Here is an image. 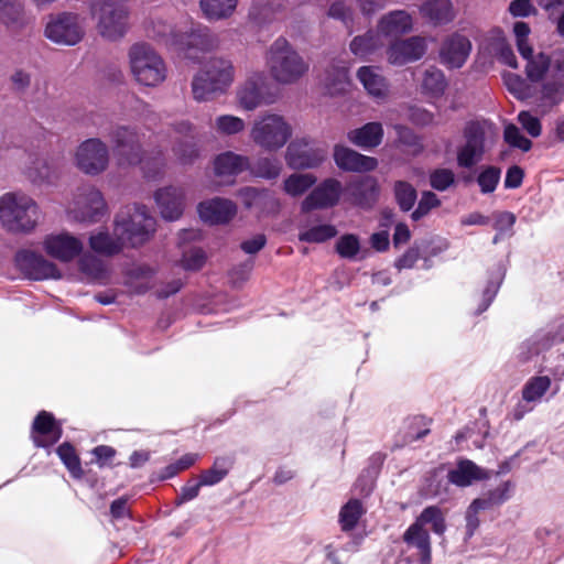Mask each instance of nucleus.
I'll return each mask as SVG.
<instances>
[{"label":"nucleus","instance_id":"nucleus-1","mask_svg":"<svg viewBox=\"0 0 564 564\" xmlns=\"http://www.w3.org/2000/svg\"><path fill=\"white\" fill-rule=\"evenodd\" d=\"M109 139L119 165L140 164L148 180H158L163 176L166 161L162 150L148 153L141 147L139 133L130 127H115Z\"/></svg>","mask_w":564,"mask_h":564},{"label":"nucleus","instance_id":"nucleus-2","mask_svg":"<svg viewBox=\"0 0 564 564\" xmlns=\"http://www.w3.org/2000/svg\"><path fill=\"white\" fill-rule=\"evenodd\" d=\"M148 34L166 47L185 52L188 58H195L189 53L192 47L208 50L214 45V37L210 30L204 25L184 24L174 26L162 19L151 22Z\"/></svg>","mask_w":564,"mask_h":564},{"label":"nucleus","instance_id":"nucleus-3","mask_svg":"<svg viewBox=\"0 0 564 564\" xmlns=\"http://www.w3.org/2000/svg\"><path fill=\"white\" fill-rule=\"evenodd\" d=\"M265 66L272 79L280 85H293L310 70V63L282 36L267 50Z\"/></svg>","mask_w":564,"mask_h":564},{"label":"nucleus","instance_id":"nucleus-4","mask_svg":"<svg viewBox=\"0 0 564 564\" xmlns=\"http://www.w3.org/2000/svg\"><path fill=\"white\" fill-rule=\"evenodd\" d=\"M37 203L24 193H6L0 197V224L11 232H32L40 219Z\"/></svg>","mask_w":564,"mask_h":564},{"label":"nucleus","instance_id":"nucleus-5","mask_svg":"<svg viewBox=\"0 0 564 564\" xmlns=\"http://www.w3.org/2000/svg\"><path fill=\"white\" fill-rule=\"evenodd\" d=\"M235 79L232 63L225 58H210L192 82L193 97L197 101H209L225 94Z\"/></svg>","mask_w":564,"mask_h":564},{"label":"nucleus","instance_id":"nucleus-6","mask_svg":"<svg viewBox=\"0 0 564 564\" xmlns=\"http://www.w3.org/2000/svg\"><path fill=\"white\" fill-rule=\"evenodd\" d=\"M155 230L156 220L144 205L126 206L115 218V234L131 248L147 243Z\"/></svg>","mask_w":564,"mask_h":564},{"label":"nucleus","instance_id":"nucleus-7","mask_svg":"<svg viewBox=\"0 0 564 564\" xmlns=\"http://www.w3.org/2000/svg\"><path fill=\"white\" fill-rule=\"evenodd\" d=\"M293 134L291 123L279 113L265 112L259 116L250 129L252 142L265 151L282 149Z\"/></svg>","mask_w":564,"mask_h":564},{"label":"nucleus","instance_id":"nucleus-8","mask_svg":"<svg viewBox=\"0 0 564 564\" xmlns=\"http://www.w3.org/2000/svg\"><path fill=\"white\" fill-rule=\"evenodd\" d=\"M134 79L148 87H155L166 78V67L162 57L148 44L137 43L128 53Z\"/></svg>","mask_w":564,"mask_h":564},{"label":"nucleus","instance_id":"nucleus-9","mask_svg":"<svg viewBox=\"0 0 564 564\" xmlns=\"http://www.w3.org/2000/svg\"><path fill=\"white\" fill-rule=\"evenodd\" d=\"M90 10L102 37L115 41L124 36L129 29V12L123 0H96Z\"/></svg>","mask_w":564,"mask_h":564},{"label":"nucleus","instance_id":"nucleus-10","mask_svg":"<svg viewBox=\"0 0 564 564\" xmlns=\"http://www.w3.org/2000/svg\"><path fill=\"white\" fill-rule=\"evenodd\" d=\"M70 218L82 223H97L107 213V204L101 192L93 185H82L73 193L66 206Z\"/></svg>","mask_w":564,"mask_h":564},{"label":"nucleus","instance_id":"nucleus-11","mask_svg":"<svg viewBox=\"0 0 564 564\" xmlns=\"http://www.w3.org/2000/svg\"><path fill=\"white\" fill-rule=\"evenodd\" d=\"M74 164L84 174L96 176L104 173L109 165L108 145L98 138L80 142L74 152Z\"/></svg>","mask_w":564,"mask_h":564},{"label":"nucleus","instance_id":"nucleus-12","mask_svg":"<svg viewBox=\"0 0 564 564\" xmlns=\"http://www.w3.org/2000/svg\"><path fill=\"white\" fill-rule=\"evenodd\" d=\"M486 152V124L478 121L466 123L463 142L456 149L457 165L471 169L478 164Z\"/></svg>","mask_w":564,"mask_h":564},{"label":"nucleus","instance_id":"nucleus-13","mask_svg":"<svg viewBox=\"0 0 564 564\" xmlns=\"http://www.w3.org/2000/svg\"><path fill=\"white\" fill-rule=\"evenodd\" d=\"M238 105L247 111L257 109L262 105H270L274 96L270 93L268 77L263 72H253L237 89Z\"/></svg>","mask_w":564,"mask_h":564},{"label":"nucleus","instance_id":"nucleus-14","mask_svg":"<svg viewBox=\"0 0 564 564\" xmlns=\"http://www.w3.org/2000/svg\"><path fill=\"white\" fill-rule=\"evenodd\" d=\"M327 158V151L314 147L310 139L297 138L290 142L285 152V161L291 169L306 170L319 166Z\"/></svg>","mask_w":564,"mask_h":564},{"label":"nucleus","instance_id":"nucleus-15","mask_svg":"<svg viewBox=\"0 0 564 564\" xmlns=\"http://www.w3.org/2000/svg\"><path fill=\"white\" fill-rule=\"evenodd\" d=\"M564 96V54L562 58H556L551 68V73L543 82L538 98L536 107L541 113L549 112L558 105Z\"/></svg>","mask_w":564,"mask_h":564},{"label":"nucleus","instance_id":"nucleus-16","mask_svg":"<svg viewBox=\"0 0 564 564\" xmlns=\"http://www.w3.org/2000/svg\"><path fill=\"white\" fill-rule=\"evenodd\" d=\"M45 35L57 44L75 45L82 40L84 29L76 14L62 13L51 18L45 28Z\"/></svg>","mask_w":564,"mask_h":564},{"label":"nucleus","instance_id":"nucleus-17","mask_svg":"<svg viewBox=\"0 0 564 564\" xmlns=\"http://www.w3.org/2000/svg\"><path fill=\"white\" fill-rule=\"evenodd\" d=\"M344 188L341 183L333 177L319 183L301 203V210L308 213L314 209H326L338 204Z\"/></svg>","mask_w":564,"mask_h":564},{"label":"nucleus","instance_id":"nucleus-18","mask_svg":"<svg viewBox=\"0 0 564 564\" xmlns=\"http://www.w3.org/2000/svg\"><path fill=\"white\" fill-rule=\"evenodd\" d=\"M42 246L47 256L61 262H69L83 251L82 240L66 231L45 236Z\"/></svg>","mask_w":564,"mask_h":564},{"label":"nucleus","instance_id":"nucleus-19","mask_svg":"<svg viewBox=\"0 0 564 564\" xmlns=\"http://www.w3.org/2000/svg\"><path fill=\"white\" fill-rule=\"evenodd\" d=\"M18 268L32 280L58 279L61 272L56 264L42 254L30 250L19 251L15 256Z\"/></svg>","mask_w":564,"mask_h":564},{"label":"nucleus","instance_id":"nucleus-20","mask_svg":"<svg viewBox=\"0 0 564 564\" xmlns=\"http://www.w3.org/2000/svg\"><path fill=\"white\" fill-rule=\"evenodd\" d=\"M426 50L427 43L422 36L397 40L387 48V59L392 65L402 66L421 59Z\"/></svg>","mask_w":564,"mask_h":564},{"label":"nucleus","instance_id":"nucleus-21","mask_svg":"<svg viewBox=\"0 0 564 564\" xmlns=\"http://www.w3.org/2000/svg\"><path fill=\"white\" fill-rule=\"evenodd\" d=\"M404 553L408 560L419 564H430L431 541L429 532L413 522L403 533Z\"/></svg>","mask_w":564,"mask_h":564},{"label":"nucleus","instance_id":"nucleus-22","mask_svg":"<svg viewBox=\"0 0 564 564\" xmlns=\"http://www.w3.org/2000/svg\"><path fill=\"white\" fill-rule=\"evenodd\" d=\"M551 379L547 376L530 378L522 388V401L513 409V419L519 421L542 401V398L551 388Z\"/></svg>","mask_w":564,"mask_h":564},{"label":"nucleus","instance_id":"nucleus-23","mask_svg":"<svg viewBox=\"0 0 564 564\" xmlns=\"http://www.w3.org/2000/svg\"><path fill=\"white\" fill-rule=\"evenodd\" d=\"M25 174L34 185L55 186L63 174L62 163L54 158H36L28 166Z\"/></svg>","mask_w":564,"mask_h":564},{"label":"nucleus","instance_id":"nucleus-24","mask_svg":"<svg viewBox=\"0 0 564 564\" xmlns=\"http://www.w3.org/2000/svg\"><path fill=\"white\" fill-rule=\"evenodd\" d=\"M471 51V43L463 34L454 33L447 36L440 50V59L448 68H460Z\"/></svg>","mask_w":564,"mask_h":564},{"label":"nucleus","instance_id":"nucleus-25","mask_svg":"<svg viewBox=\"0 0 564 564\" xmlns=\"http://www.w3.org/2000/svg\"><path fill=\"white\" fill-rule=\"evenodd\" d=\"M154 200L164 219L176 220L184 212L185 193L182 187L170 185L155 191Z\"/></svg>","mask_w":564,"mask_h":564},{"label":"nucleus","instance_id":"nucleus-26","mask_svg":"<svg viewBox=\"0 0 564 564\" xmlns=\"http://www.w3.org/2000/svg\"><path fill=\"white\" fill-rule=\"evenodd\" d=\"M197 210L203 221L218 225L229 223L237 214V206L230 199L215 197L202 202Z\"/></svg>","mask_w":564,"mask_h":564},{"label":"nucleus","instance_id":"nucleus-27","mask_svg":"<svg viewBox=\"0 0 564 564\" xmlns=\"http://www.w3.org/2000/svg\"><path fill=\"white\" fill-rule=\"evenodd\" d=\"M62 436L61 425L54 416L42 411L37 414L32 426V438L36 446L48 447L55 444Z\"/></svg>","mask_w":564,"mask_h":564},{"label":"nucleus","instance_id":"nucleus-28","mask_svg":"<svg viewBox=\"0 0 564 564\" xmlns=\"http://www.w3.org/2000/svg\"><path fill=\"white\" fill-rule=\"evenodd\" d=\"M334 160L340 170L350 172H369L378 165L377 159L360 154L344 145L335 147Z\"/></svg>","mask_w":564,"mask_h":564},{"label":"nucleus","instance_id":"nucleus-29","mask_svg":"<svg viewBox=\"0 0 564 564\" xmlns=\"http://www.w3.org/2000/svg\"><path fill=\"white\" fill-rule=\"evenodd\" d=\"M306 2L319 3L321 0H253L248 15L251 21L261 25L270 22L286 6H297Z\"/></svg>","mask_w":564,"mask_h":564},{"label":"nucleus","instance_id":"nucleus-30","mask_svg":"<svg viewBox=\"0 0 564 564\" xmlns=\"http://www.w3.org/2000/svg\"><path fill=\"white\" fill-rule=\"evenodd\" d=\"M347 199L359 207L369 208L378 196L377 181L371 176H364L351 181L346 188Z\"/></svg>","mask_w":564,"mask_h":564},{"label":"nucleus","instance_id":"nucleus-31","mask_svg":"<svg viewBox=\"0 0 564 564\" xmlns=\"http://www.w3.org/2000/svg\"><path fill=\"white\" fill-rule=\"evenodd\" d=\"M357 78L367 94L378 101H383L389 96V84L380 69L375 66H361L357 72Z\"/></svg>","mask_w":564,"mask_h":564},{"label":"nucleus","instance_id":"nucleus-32","mask_svg":"<svg viewBox=\"0 0 564 564\" xmlns=\"http://www.w3.org/2000/svg\"><path fill=\"white\" fill-rule=\"evenodd\" d=\"M413 28L412 17L404 10H394L382 15L378 22V33L386 37H399Z\"/></svg>","mask_w":564,"mask_h":564},{"label":"nucleus","instance_id":"nucleus-33","mask_svg":"<svg viewBox=\"0 0 564 564\" xmlns=\"http://www.w3.org/2000/svg\"><path fill=\"white\" fill-rule=\"evenodd\" d=\"M448 481L458 487H468L475 481L489 478V473L469 459H460L447 474Z\"/></svg>","mask_w":564,"mask_h":564},{"label":"nucleus","instance_id":"nucleus-34","mask_svg":"<svg viewBox=\"0 0 564 564\" xmlns=\"http://www.w3.org/2000/svg\"><path fill=\"white\" fill-rule=\"evenodd\" d=\"M382 138L383 128L380 122H368L347 133L349 142L365 150L378 147L382 142Z\"/></svg>","mask_w":564,"mask_h":564},{"label":"nucleus","instance_id":"nucleus-35","mask_svg":"<svg viewBox=\"0 0 564 564\" xmlns=\"http://www.w3.org/2000/svg\"><path fill=\"white\" fill-rule=\"evenodd\" d=\"M249 166V159L231 151L224 152L214 161L215 174L221 178H232Z\"/></svg>","mask_w":564,"mask_h":564},{"label":"nucleus","instance_id":"nucleus-36","mask_svg":"<svg viewBox=\"0 0 564 564\" xmlns=\"http://www.w3.org/2000/svg\"><path fill=\"white\" fill-rule=\"evenodd\" d=\"M324 87L329 95H340L350 87L348 66L345 63H333L325 73Z\"/></svg>","mask_w":564,"mask_h":564},{"label":"nucleus","instance_id":"nucleus-37","mask_svg":"<svg viewBox=\"0 0 564 564\" xmlns=\"http://www.w3.org/2000/svg\"><path fill=\"white\" fill-rule=\"evenodd\" d=\"M0 20L11 29H21L31 20L19 0H0Z\"/></svg>","mask_w":564,"mask_h":564},{"label":"nucleus","instance_id":"nucleus-38","mask_svg":"<svg viewBox=\"0 0 564 564\" xmlns=\"http://www.w3.org/2000/svg\"><path fill=\"white\" fill-rule=\"evenodd\" d=\"M420 12L435 25L446 24L455 17L451 0H427L421 6Z\"/></svg>","mask_w":564,"mask_h":564},{"label":"nucleus","instance_id":"nucleus-39","mask_svg":"<svg viewBox=\"0 0 564 564\" xmlns=\"http://www.w3.org/2000/svg\"><path fill=\"white\" fill-rule=\"evenodd\" d=\"M89 246L91 250L104 256H113L119 253L126 243L120 236L113 232L111 236L107 230H98L89 237Z\"/></svg>","mask_w":564,"mask_h":564},{"label":"nucleus","instance_id":"nucleus-40","mask_svg":"<svg viewBox=\"0 0 564 564\" xmlns=\"http://www.w3.org/2000/svg\"><path fill=\"white\" fill-rule=\"evenodd\" d=\"M383 47V41L378 32L368 31L355 36L350 44V52L358 58H366Z\"/></svg>","mask_w":564,"mask_h":564},{"label":"nucleus","instance_id":"nucleus-41","mask_svg":"<svg viewBox=\"0 0 564 564\" xmlns=\"http://www.w3.org/2000/svg\"><path fill=\"white\" fill-rule=\"evenodd\" d=\"M238 0H199V8L208 21H220L230 18Z\"/></svg>","mask_w":564,"mask_h":564},{"label":"nucleus","instance_id":"nucleus-42","mask_svg":"<svg viewBox=\"0 0 564 564\" xmlns=\"http://www.w3.org/2000/svg\"><path fill=\"white\" fill-rule=\"evenodd\" d=\"M154 270L149 265L130 268L124 278V284L134 293H144L152 286Z\"/></svg>","mask_w":564,"mask_h":564},{"label":"nucleus","instance_id":"nucleus-43","mask_svg":"<svg viewBox=\"0 0 564 564\" xmlns=\"http://www.w3.org/2000/svg\"><path fill=\"white\" fill-rule=\"evenodd\" d=\"M366 508L358 499H349L339 510L338 523L343 532L352 531L361 517L365 514Z\"/></svg>","mask_w":564,"mask_h":564},{"label":"nucleus","instance_id":"nucleus-44","mask_svg":"<svg viewBox=\"0 0 564 564\" xmlns=\"http://www.w3.org/2000/svg\"><path fill=\"white\" fill-rule=\"evenodd\" d=\"M79 271L90 282L105 284L109 279L106 264L91 254H85L78 262Z\"/></svg>","mask_w":564,"mask_h":564},{"label":"nucleus","instance_id":"nucleus-45","mask_svg":"<svg viewBox=\"0 0 564 564\" xmlns=\"http://www.w3.org/2000/svg\"><path fill=\"white\" fill-rule=\"evenodd\" d=\"M337 235V229L330 224L303 226L299 232V240L308 243H322Z\"/></svg>","mask_w":564,"mask_h":564},{"label":"nucleus","instance_id":"nucleus-46","mask_svg":"<svg viewBox=\"0 0 564 564\" xmlns=\"http://www.w3.org/2000/svg\"><path fill=\"white\" fill-rule=\"evenodd\" d=\"M316 181V176L311 173H293L284 180L283 189L288 195L299 197L306 193Z\"/></svg>","mask_w":564,"mask_h":564},{"label":"nucleus","instance_id":"nucleus-47","mask_svg":"<svg viewBox=\"0 0 564 564\" xmlns=\"http://www.w3.org/2000/svg\"><path fill=\"white\" fill-rule=\"evenodd\" d=\"M232 467V460L228 457H217L209 469L202 471L200 485L214 486L220 482Z\"/></svg>","mask_w":564,"mask_h":564},{"label":"nucleus","instance_id":"nucleus-48","mask_svg":"<svg viewBox=\"0 0 564 564\" xmlns=\"http://www.w3.org/2000/svg\"><path fill=\"white\" fill-rule=\"evenodd\" d=\"M553 341L554 338H551L549 334L538 333L520 346L519 358L522 361H528L534 355H539L541 351L547 349Z\"/></svg>","mask_w":564,"mask_h":564},{"label":"nucleus","instance_id":"nucleus-49","mask_svg":"<svg viewBox=\"0 0 564 564\" xmlns=\"http://www.w3.org/2000/svg\"><path fill=\"white\" fill-rule=\"evenodd\" d=\"M511 485L510 482H501L494 489L484 492L481 497L476 498L475 501L479 502L482 510H490L506 502L510 498Z\"/></svg>","mask_w":564,"mask_h":564},{"label":"nucleus","instance_id":"nucleus-50","mask_svg":"<svg viewBox=\"0 0 564 564\" xmlns=\"http://www.w3.org/2000/svg\"><path fill=\"white\" fill-rule=\"evenodd\" d=\"M247 170H249L250 173L256 177L274 180L280 175L282 171V164L275 158L263 156L258 159L252 164L249 163Z\"/></svg>","mask_w":564,"mask_h":564},{"label":"nucleus","instance_id":"nucleus-51","mask_svg":"<svg viewBox=\"0 0 564 564\" xmlns=\"http://www.w3.org/2000/svg\"><path fill=\"white\" fill-rule=\"evenodd\" d=\"M523 58L527 61L525 74L528 79L532 83L542 80L551 67L550 57L544 53L533 55L532 52L530 56Z\"/></svg>","mask_w":564,"mask_h":564},{"label":"nucleus","instance_id":"nucleus-52","mask_svg":"<svg viewBox=\"0 0 564 564\" xmlns=\"http://www.w3.org/2000/svg\"><path fill=\"white\" fill-rule=\"evenodd\" d=\"M238 196L247 208H263L267 203H272L278 206V200L268 189H258L256 187L246 186L238 192Z\"/></svg>","mask_w":564,"mask_h":564},{"label":"nucleus","instance_id":"nucleus-53","mask_svg":"<svg viewBox=\"0 0 564 564\" xmlns=\"http://www.w3.org/2000/svg\"><path fill=\"white\" fill-rule=\"evenodd\" d=\"M446 79L443 72L434 66L425 69L422 79V89L431 96H441L446 88Z\"/></svg>","mask_w":564,"mask_h":564},{"label":"nucleus","instance_id":"nucleus-54","mask_svg":"<svg viewBox=\"0 0 564 564\" xmlns=\"http://www.w3.org/2000/svg\"><path fill=\"white\" fill-rule=\"evenodd\" d=\"M214 129L219 135L231 137L243 132L246 122L234 115H220L215 118Z\"/></svg>","mask_w":564,"mask_h":564},{"label":"nucleus","instance_id":"nucleus-55","mask_svg":"<svg viewBox=\"0 0 564 564\" xmlns=\"http://www.w3.org/2000/svg\"><path fill=\"white\" fill-rule=\"evenodd\" d=\"M414 522L422 528H424L426 524H430L433 532L440 535L443 534L446 530L444 514L441 509L435 506L425 508Z\"/></svg>","mask_w":564,"mask_h":564},{"label":"nucleus","instance_id":"nucleus-56","mask_svg":"<svg viewBox=\"0 0 564 564\" xmlns=\"http://www.w3.org/2000/svg\"><path fill=\"white\" fill-rule=\"evenodd\" d=\"M172 152L180 164H191L198 156V150L192 139L174 138Z\"/></svg>","mask_w":564,"mask_h":564},{"label":"nucleus","instance_id":"nucleus-57","mask_svg":"<svg viewBox=\"0 0 564 564\" xmlns=\"http://www.w3.org/2000/svg\"><path fill=\"white\" fill-rule=\"evenodd\" d=\"M501 177V170L497 166L484 167L477 176V183L482 194H490L497 188Z\"/></svg>","mask_w":564,"mask_h":564},{"label":"nucleus","instance_id":"nucleus-58","mask_svg":"<svg viewBox=\"0 0 564 564\" xmlns=\"http://www.w3.org/2000/svg\"><path fill=\"white\" fill-rule=\"evenodd\" d=\"M360 240L354 234H345L336 241V252L344 259H355L360 251Z\"/></svg>","mask_w":564,"mask_h":564},{"label":"nucleus","instance_id":"nucleus-59","mask_svg":"<svg viewBox=\"0 0 564 564\" xmlns=\"http://www.w3.org/2000/svg\"><path fill=\"white\" fill-rule=\"evenodd\" d=\"M56 452L69 473L76 478L82 477L83 469L74 447L68 443H64L58 446Z\"/></svg>","mask_w":564,"mask_h":564},{"label":"nucleus","instance_id":"nucleus-60","mask_svg":"<svg viewBox=\"0 0 564 564\" xmlns=\"http://www.w3.org/2000/svg\"><path fill=\"white\" fill-rule=\"evenodd\" d=\"M394 195L400 208L404 212L410 210L416 200L415 188L404 181H398L394 184Z\"/></svg>","mask_w":564,"mask_h":564},{"label":"nucleus","instance_id":"nucleus-61","mask_svg":"<svg viewBox=\"0 0 564 564\" xmlns=\"http://www.w3.org/2000/svg\"><path fill=\"white\" fill-rule=\"evenodd\" d=\"M430 185L440 192L447 191L455 185V173L447 167H438L433 170L429 176Z\"/></svg>","mask_w":564,"mask_h":564},{"label":"nucleus","instance_id":"nucleus-62","mask_svg":"<svg viewBox=\"0 0 564 564\" xmlns=\"http://www.w3.org/2000/svg\"><path fill=\"white\" fill-rule=\"evenodd\" d=\"M372 460L376 464L365 469L355 484V489L364 496H368L371 492L378 474L380 457H373Z\"/></svg>","mask_w":564,"mask_h":564},{"label":"nucleus","instance_id":"nucleus-63","mask_svg":"<svg viewBox=\"0 0 564 564\" xmlns=\"http://www.w3.org/2000/svg\"><path fill=\"white\" fill-rule=\"evenodd\" d=\"M513 33L520 55L522 57L530 56L532 53V46L529 43V35L531 33L529 24L522 21L516 22L513 25Z\"/></svg>","mask_w":564,"mask_h":564},{"label":"nucleus","instance_id":"nucleus-64","mask_svg":"<svg viewBox=\"0 0 564 564\" xmlns=\"http://www.w3.org/2000/svg\"><path fill=\"white\" fill-rule=\"evenodd\" d=\"M505 83L508 90L518 99L524 100L531 97L530 85L516 74L505 76Z\"/></svg>","mask_w":564,"mask_h":564}]
</instances>
